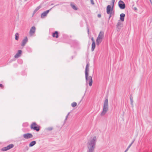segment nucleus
I'll use <instances>...</instances> for the list:
<instances>
[{
	"mask_svg": "<svg viewBox=\"0 0 152 152\" xmlns=\"http://www.w3.org/2000/svg\"><path fill=\"white\" fill-rule=\"evenodd\" d=\"M96 137L94 136L92 139L88 141L87 152H94L96 147Z\"/></svg>",
	"mask_w": 152,
	"mask_h": 152,
	"instance_id": "nucleus-1",
	"label": "nucleus"
},
{
	"mask_svg": "<svg viewBox=\"0 0 152 152\" xmlns=\"http://www.w3.org/2000/svg\"><path fill=\"white\" fill-rule=\"evenodd\" d=\"M89 66V63H87L85 70V78L86 83H87L88 82L89 86H91L92 84L93 80L92 77L88 75Z\"/></svg>",
	"mask_w": 152,
	"mask_h": 152,
	"instance_id": "nucleus-2",
	"label": "nucleus"
},
{
	"mask_svg": "<svg viewBox=\"0 0 152 152\" xmlns=\"http://www.w3.org/2000/svg\"><path fill=\"white\" fill-rule=\"evenodd\" d=\"M108 110V99L107 97L104 101L103 104L102 111L101 113V115L103 116L104 115Z\"/></svg>",
	"mask_w": 152,
	"mask_h": 152,
	"instance_id": "nucleus-3",
	"label": "nucleus"
},
{
	"mask_svg": "<svg viewBox=\"0 0 152 152\" xmlns=\"http://www.w3.org/2000/svg\"><path fill=\"white\" fill-rule=\"evenodd\" d=\"M30 127L31 129L36 130L37 132H38L40 129V126L38 125L35 122H33L32 123Z\"/></svg>",
	"mask_w": 152,
	"mask_h": 152,
	"instance_id": "nucleus-4",
	"label": "nucleus"
},
{
	"mask_svg": "<svg viewBox=\"0 0 152 152\" xmlns=\"http://www.w3.org/2000/svg\"><path fill=\"white\" fill-rule=\"evenodd\" d=\"M14 146L13 144H10L6 147H5L1 148V150L2 151H5L9 150L12 148Z\"/></svg>",
	"mask_w": 152,
	"mask_h": 152,
	"instance_id": "nucleus-5",
	"label": "nucleus"
},
{
	"mask_svg": "<svg viewBox=\"0 0 152 152\" xmlns=\"http://www.w3.org/2000/svg\"><path fill=\"white\" fill-rule=\"evenodd\" d=\"M118 5L120 8L121 9H124L126 7L125 4L124 2L121 0L119 1Z\"/></svg>",
	"mask_w": 152,
	"mask_h": 152,
	"instance_id": "nucleus-6",
	"label": "nucleus"
},
{
	"mask_svg": "<svg viewBox=\"0 0 152 152\" xmlns=\"http://www.w3.org/2000/svg\"><path fill=\"white\" fill-rule=\"evenodd\" d=\"M33 137V135L31 133H30L25 134L23 135V137L26 139L31 138Z\"/></svg>",
	"mask_w": 152,
	"mask_h": 152,
	"instance_id": "nucleus-7",
	"label": "nucleus"
},
{
	"mask_svg": "<svg viewBox=\"0 0 152 152\" xmlns=\"http://www.w3.org/2000/svg\"><path fill=\"white\" fill-rule=\"evenodd\" d=\"M113 7L111 8L110 5H108L107 7V14H109L110 12H112V11L113 10Z\"/></svg>",
	"mask_w": 152,
	"mask_h": 152,
	"instance_id": "nucleus-8",
	"label": "nucleus"
},
{
	"mask_svg": "<svg viewBox=\"0 0 152 152\" xmlns=\"http://www.w3.org/2000/svg\"><path fill=\"white\" fill-rule=\"evenodd\" d=\"M36 30V28L35 26H33L31 28L29 34L30 35H32L35 33Z\"/></svg>",
	"mask_w": 152,
	"mask_h": 152,
	"instance_id": "nucleus-9",
	"label": "nucleus"
},
{
	"mask_svg": "<svg viewBox=\"0 0 152 152\" xmlns=\"http://www.w3.org/2000/svg\"><path fill=\"white\" fill-rule=\"evenodd\" d=\"M51 9L52 8H51L50 10H47L42 13L41 14V17L42 18H44L46 16L47 14Z\"/></svg>",
	"mask_w": 152,
	"mask_h": 152,
	"instance_id": "nucleus-10",
	"label": "nucleus"
},
{
	"mask_svg": "<svg viewBox=\"0 0 152 152\" xmlns=\"http://www.w3.org/2000/svg\"><path fill=\"white\" fill-rule=\"evenodd\" d=\"M28 41V39L27 37H26L24 39H23L21 42V45L22 46H24L26 43Z\"/></svg>",
	"mask_w": 152,
	"mask_h": 152,
	"instance_id": "nucleus-11",
	"label": "nucleus"
},
{
	"mask_svg": "<svg viewBox=\"0 0 152 152\" xmlns=\"http://www.w3.org/2000/svg\"><path fill=\"white\" fill-rule=\"evenodd\" d=\"M22 50H18L17 53L15 55L14 57L15 58H18L20 57L21 54L22 53Z\"/></svg>",
	"mask_w": 152,
	"mask_h": 152,
	"instance_id": "nucleus-12",
	"label": "nucleus"
},
{
	"mask_svg": "<svg viewBox=\"0 0 152 152\" xmlns=\"http://www.w3.org/2000/svg\"><path fill=\"white\" fill-rule=\"evenodd\" d=\"M52 36L54 38H56L58 37V33L57 31H56L52 34Z\"/></svg>",
	"mask_w": 152,
	"mask_h": 152,
	"instance_id": "nucleus-13",
	"label": "nucleus"
},
{
	"mask_svg": "<svg viewBox=\"0 0 152 152\" xmlns=\"http://www.w3.org/2000/svg\"><path fill=\"white\" fill-rule=\"evenodd\" d=\"M104 37V32L102 31H100L99 33V35L97 37H99L100 38L103 39V38Z\"/></svg>",
	"mask_w": 152,
	"mask_h": 152,
	"instance_id": "nucleus-14",
	"label": "nucleus"
},
{
	"mask_svg": "<svg viewBox=\"0 0 152 152\" xmlns=\"http://www.w3.org/2000/svg\"><path fill=\"white\" fill-rule=\"evenodd\" d=\"M102 39L97 37L96 39V44L97 45H99V44L101 42Z\"/></svg>",
	"mask_w": 152,
	"mask_h": 152,
	"instance_id": "nucleus-15",
	"label": "nucleus"
},
{
	"mask_svg": "<svg viewBox=\"0 0 152 152\" xmlns=\"http://www.w3.org/2000/svg\"><path fill=\"white\" fill-rule=\"evenodd\" d=\"M125 14L124 13H121L120 15V19L122 21L124 20Z\"/></svg>",
	"mask_w": 152,
	"mask_h": 152,
	"instance_id": "nucleus-16",
	"label": "nucleus"
},
{
	"mask_svg": "<svg viewBox=\"0 0 152 152\" xmlns=\"http://www.w3.org/2000/svg\"><path fill=\"white\" fill-rule=\"evenodd\" d=\"M36 143L35 141H33L31 142L29 144V146L30 147H31L34 146Z\"/></svg>",
	"mask_w": 152,
	"mask_h": 152,
	"instance_id": "nucleus-17",
	"label": "nucleus"
},
{
	"mask_svg": "<svg viewBox=\"0 0 152 152\" xmlns=\"http://www.w3.org/2000/svg\"><path fill=\"white\" fill-rule=\"evenodd\" d=\"M95 43L93 42L92 43L91 45V50L92 51H93L95 49Z\"/></svg>",
	"mask_w": 152,
	"mask_h": 152,
	"instance_id": "nucleus-18",
	"label": "nucleus"
},
{
	"mask_svg": "<svg viewBox=\"0 0 152 152\" xmlns=\"http://www.w3.org/2000/svg\"><path fill=\"white\" fill-rule=\"evenodd\" d=\"M130 99L131 101V104L132 106H133V97H132V94L130 95Z\"/></svg>",
	"mask_w": 152,
	"mask_h": 152,
	"instance_id": "nucleus-19",
	"label": "nucleus"
},
{
	"mask_svg": "<svg viewBox=\"0 0 152 152\" xmlns=\"http://www.w3.org/2000/svg\"><path fill=\"white\" fill-rule=\"evenodd\" d=\"M41 7V5H39L38 7H37L36 9L33 12V14H35L39 9H40Z\"/></svg>",
	"mask_w": 152,
	"mask_h": 152,
	"instance_id": "nucleus-20",
	"label": "nucleus"
},
{
	"mask_svg": "<svg viewBox=\"0 0 152 152\" xmlns=\"http://www.w3.org/2000/svg\"><path fill=\"white\" fill-rule=\"evenodd\" d=\"M71 6L73 8V9L75 10H77V7L75 5L71 4H70Z\"/></svg>",
	"mask_w": 152,
	"mask_h": 152,
	"instance_id": "nucleus-21",
	"label": "nucleus"
},
{
	"mask_svg": "<svg viewBox=\"0 0 152 152\" xmlns=\"http://www.w3.org/2000/svg\"><path fill=\"white\" fill-rule=\"evenodd\" d=\"M19 34L17 33L15 34V39L16 40H18L19 39Z\"/></svg>",
	"mask_w": 152,
	"mask_h": 152,
	"instance_id": "nucleus-22",
	"label": "nucleus"
},
{
	"mask_svg": "<svg viewBox=\"0 0 152 152\" xmlns=\"http://www.w3.org/2000/svg\"><path fill=\"white\" fill-rule=\"evenodd\" d=\"M77 105V103L75 102H73L71 104V106L73 107H76V106Z\"/></svg>",
	"mask_w": 152,
	"mask_h": 152,
	"instance_id": "nucleus-23",
	"label": "nucleus"
},
{
	"mask_svg": "<svg viewBox=\"0 0 152 152\" xmlns=\"http://www.w3.org/2000/svg\"><path fill=\"white\" fill-rule=\"evenodd\" d=\"M121 25V23L119 21L117 25V27L118 29H120L121 28L119 27V26Z\"/></svg>",
	"mask_w": 152,
	"mask_h": 152,
	"instance_id": "nucleus-24",
	"label": "nucleus"
},
{
	"mask_svg": "<svg viewBox=\"0 0 152 152\" xmlns=\"http://www.w3.org/2000/svg\"><path fill=\"white\" fill-rule=\"evenodd\" d=\"M53 129V127H49L48 128H47L46 129L47 130L50 131L52 130Z\"/></svg>",
	"mask_w": 152,
	"mask_h": 152,
	"instance_id": "nucleus-25",
	"label": "nucleus"
},
{
	"mask_svg": "<svg viewBox=\"0 0 152 152\" xmlns=\"http://www.w3.org/2000/svg\"><path fill=\"white\" fill-rule=\"evenodd\" d=\"M69 113H70V112L69 113H68V114H67V115H66V118H65V121L67 119V118L68 117V116H69Z\"/></svg>",
	"mask_w": 152,
	"mask_h": 152,
	"instance_id": "nucleus-26",
	"label": "nucleus"
},
{
	"mask_svg": "<svg viewBox=\"0 0 152 152\" xmlns=\"http://www.w3.org/2000/svg\"><path fill=\"white\" fill-rule=\"evenodd\" d=\"M90 1H91V3L92 4L94 5V3L93 0H90Z\"/></svg>",
	"mask_w": 152,
	"mask_h": 152,
	"instance_id": "nucleus-27",
	"label": "nucleus"
},
{
	"mask_svg": "<svg viewBox=\"0 0 152 152\" xmlns=\"http://www.w3.org/2000/svg\"><path fill=\"white\" fill-rule=\"evenodd\" d=\"M115 1V0H112V3L113 4V6H112L113 7Z\"/></svg>",
	"mask_w": 152,
	"mask_h": 152,
	"instance_id": "nucleus-28",
	"label": "nucleus"
},
{
	"mask_svg": "<svg viewBox=\"0 0 152 152\" xmlns=\"http://www.w3.org/2000/svg\"><path fill=\"white\" fill-rule=\"evenodd\" d=\"M25 149L26 150V151H28L29 149V148L27 146H26L25 147Z\"/></svg>",
	"mask_w": 152,
	"mask_h": 152,
	"instance_id": "nucleus-29",
	"label": "nucleus"
},
{
	"mask_svg": "<svg viewBox=\"0 0 152 152\" xmlns=\"http://www.w3.org/2000/svg\"><path fill=\"white\" fill-rule=\"evenodd\" d=\"M91 40L92 41V42H95L93 37L91 38Z\"/></svg>",
	"mask_w": 152,
	"mask_h": 152,
	"instance_id": "nucleus-30",
	"label": "nucleus"
},
{
	"mask_svg": "<svg viewBox=\"0 0 152 152\" xmlns=\"http://www.w3.org/2000/svg\"><path fill=\"white\" fill-rule=\"evenodd\" d=\"M97 16L99 18H100L101 17V15L100 14H99Z\"/></svg>",
	"mask_w": 152,
	"mask_h": 152,
	"instance_id": "nucleus-31",
	"label": "nucleus"
},
{
	"mask_svg": "<svg viewBox=\"0 0 152 152\" xmlns=\"http://www.w3.org/2000/svg\"><path fill=\"white\" fill-rule=\"evenodd\" d=\"M87 32L88 34H89V30L88 27H87Z\"/></svg>",
	"mask_w": 152,
	"mask_h": 152,
	"instance_id": "nucleus-32",
	"label": "nucleus"
},
{
	"mask_svg": "<svg viewBox=\"0 0 152 152\" xmlns=\"http://www.w3.org/2000/svg\"><path fill=\"white\" fill-rule=\"evenodd\" d=\"M1 88L3 89V86L2 84H1Z\"/></svg>",
	"mask_w": 152,
	"mask_h": 152,
	"instance_id": "nucleus-33",
	"label": "nucleus"
},
{
	"mask_svg": "<svg viewBox=\"0 0 152 152\" xmlns=\"http://www.w3.org/2000/svg\"><path fill=\"white\" fill-rule=\"evenodd\" d=\"M110 15V17H111L112 15L113 14V12H110V13L109 14Z\"/></svg>",
	"mask_w": 152,
	"mask_h": 152,
	"instance_id": "nucleus-34",
	"label": "nucleus"
},
{
	"mask_svg": "<svg viewBox=\"0 0 152 152\" xmlns=\"http://www.w3.org/2000/svg\"><path fill=\"white\" fill-rule=\"evenodd\" d=\"M133 9L135 11L137 10V8L136 7H134L133 8Z\"/></svg>",
	"mask_w": 152,
	"mask_h": 152,
	"instance_id": "nucleus-35",
	"label": "nucleus"
},
{
	"mask_svg": "<svg viewBox=\"0 0 152 152\" xmlns=\"http://www.w3.org/2000/svg\"><path fill=\"white\" fill-rule=\"evenodd\" d=\"M135 141V140L134 139L133 140L132 142H131V144L132 145L133 143L134 142V141Z\"/></svg>",
	"mask_w": 152,
	"mask_h": 152,
	"instance_id": "nucleus-36",
	"label": "nucleus"
},
{
	"mask_svg": "<svg viewBox=\"0 0 152 152\" xmlns=\"http://www.w3.org/2000/svg\"><path fill=\"white\" fill-rule=\"evenodd\" d=\"M131 145H132L130 144L128 147L129 148Z\"/></svg>",
	"mask_w": 152,
	"mask_h": 152,
	"instance_id": "nucleus-37",
	"label": "nucleus"
},
{
	"mask_svg": "<svg viewBox=\"0 0 152 152\" xmlns=\"http://www.w3.org/2000/svg\"><path fill=\"white\" fill-rule=\"evenodd\" d=\"M128 151V150L126 149L124 152H126Z\"/></svg>",
	"mask_w": 152,
	"mask_h": 152,
	"instance_id": "nucleus-38",
	"label": "nucleus"
},
{
	"mask_svg": "<svg viewBox=\"0 0 152 152\" xmlns=\"http://www.w3.org/2000/svg\"><path fill=\"white\" fill-rule=\"evenodd\" d=\"M129 148L128 147L127 148H126V149L128 150Z\"/></svg>",
	"mask_w": 152,
	"mask_h": 152,
	"instance_id": "nucleus-39",
	"label": "nucleus"
},
{
	"mask_svg": "<svg viewBox=\"0 0 152 152\" xmlns=\"http://www.w3.org/2000/svg\"><path fill=\"white\" fill-rule=\"evenodd\" d=\"M110 17H110V16H109V19H110Z\"/></svg>",
	"mask_w": 152,
	"mask_h": 152,
	"instance_id": "nucleus-40",
	"label": "nucleus"
},
{
	"mask_svg": "<svg viewBox=\"0 0 152 152\" xmlns=\"http://www.w3.org/2000/svg\"><path fill=\"white\" fill-rule=\"evenodd\" d=\"M150 1L151 2V0H150Z\"/></svg>",
	"mask_w": 152,
	"mask_h": 152,
	"instance_id": "nucleus-41",
	"label": "nucleus"
},
{
	"mask_svg": "<svg viewBox=\"0 0 152 152\" xmlns=\"http://www.w3.org/2000/svg\"><path fill=\"white\" fill-rule=\"evenodd\" d=\"M53 4H51V5H53Z\"/></svg>",
	"mask_w": 152,
	"mask_h": 152,
	"instance_id": "nucleus-42",
	"label": "nucleus"
}]
</instances>
